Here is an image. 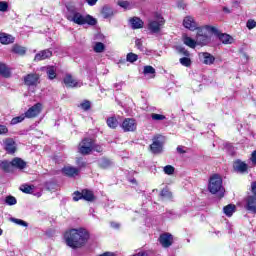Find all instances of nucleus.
Returning a JSON list of instances; mask_svg holds the SVG:
<instances>
[{
  "label": "nucleus",
  "mask_w": 256,
  "mask_h": 256,
  "mask_svg": "<svg viewBox=\"0 0 256 256\" xmlns=\"http://www.w3.org/2000/svg\"><path fill=\"white\" fill-rule=\"evenodd\" d=\"M90 238L91 234L85 228L70 229L64 234L65 243L71 249L85 247Z\"/></svg>",
  "instance_id": "f257e3e1"
},
{
  "label": "nucleus",
  "mask_w": 256,
  "mask_h": 256,
  "mask_svg": "<svg viewBox=\"0 0 256 256\" xmlns=\"http://www.w3.org/2000/svg\"><path fill=\"white\" fill-rule=\"evenodd\" d=\"M68 21L75 23L76 25H97V19L91 15L83 16L81 12L71 9L67 13Z\"/></svg>",
  "instance_id": "f03ea898"
},
{
  "label": "nucleus",
  "mask_w": 256,
  "mask_h": 256,
  "mask_svg": "<svg viewBox=\"0 0 256 256\" xmlns=\"http://www.w3.org/2000/svg\"><path fill=\"white\" fill-rule=\"evenodd\" d=\"M183 26L185 29L197 31V33H203V31H205V33H219V29L215 26L205 25L204 27H200L193 16H186L183 20Z\"/></svg>",
  "instance_id": "7ed1b4c3"
},
{
  "label": "nucleus",
  "mask_w": 256,
  "mask_h": 256,
  "mask_svg": "<svg viewBox=\"0 0 256 256\" xmlns=\"http://www.w3.org/2000/svg\"><path fill=\"white\" fill-rule=\"evenodd\" d=\"M208 189L212 195L223 193V179H221V176L214 174L210 177Z\"/></svg>",
  "instance_id": "20e7f679"
},
{
  "label": "nucleus",
  "mask_w": 256,
  "mask_h": 256,
  "mask_svg": "<svg viewBox=\"0 0 256 256\" xmlns=\"http://www.w3.org/2000/svg\"><path fill=\"white\" fill-rule=\"evenodd\" d=\"M43 103H36L32 105L26 112H25V117L26 119H35L36 117H39L40 113H43Z\"/></svg>",
  "instance_id": "39448f33"
},
{
  "label": "nucleus",
  "mask_w": 256,
  "mask_h": 256,
  "mask_svg": "<svg viewBox=\"0 0 256 256\" xmlns=\"http://www.w3.org/2000/svg\"><path fill=\"white\" fill-rule=\"evenodd\" d=\"M78 151L81 155H89L93 151V140L89 138L82 140L78 146Z\"/></svg>",
  "instance_id": "423d86ee"
},
{
  "label": "nucleus",
  "mask_w": 256,
  "mask_h": 256,
  "mask_svg": "<svg viewBox=\"0 0 256 256\" xmlns=\"http://www.w3.org/2000/svg\"><path fill=\"white\" fill-rule=\"evenodd\" d=\"M165 25V19L161 16H157L155 20L148 21V29L154 33L161 31V27Z\"/></svg>",
  "instance_id": "0eeeda50"
},
{
  "label": "nucleus",
  "mask_w": 256,
  "mask_h": 256,
  "mask_svg": "<svg viewBox=\"0 0 256 256\" xmlns=\"http://www.w3.org/2000/svg\"><path fill=\"white\" fill-rule=\"evenodd\" d=\"M150 151L155 155L163 153V140H161V136H156L153 138V142L150 145Z\"/></svg>",
  "instance_id": "6e6552de"
},
{
  "label": "nucleus",
  "mask_w": 256,
  "mask_h": 256,
  "mask_svg": "<svg viewBox=\"0 0 256 256\" xmlns=\"http://www.w3.org/2000/svg\"><path fill=\"white\" fill-rule=\"evenodd\" d=\"M125 133L133 132L137 129V122L133 118H126L121 124Z\"/></svg>",
  "instance_id": "1a4fd4ad"
},
{
  "label": "nucleus",
  "mask_w": 256,
  "mask_h": 256,
  "mask_svg": "<svg viewBox=\"0 0 256 256\" xmlns=\"http://www.w3.org/2000/svg\"><path fill=\"white\" fill-rule=\"evenodd\" d=\"M128 25H130L131 29H143L145 22L141 18L134 16L128 19Z\"/></svg>",
  "instance_id": "9d476101"
},
{
  "label": "nucleus",
  "mask_w": 256,
  "mask_h": 256,
  "mask_svg": "<svg viewBox=\"0 0 256 256\" xmlns=\"http://www.w3.org/2000/svg\"><path fill=\"white\" fill-rule=\"evenodd\" d=\"M159 241L162 247H165V248L171 247L173 245V235L169 233H164L160 235Z\"/></svg>",
  "instance_id": "9b49d317"
},
{
  "label": "nucleus",
  "mask_w": 256,
  "mask_h": 256,
  "mask_svg": "<svg viewBox=\"0 0 256 256\" xmlns=\"http://www.w3.org/2000/svg\"><path fill=\"white\" fill-rule=\"evenodd\" d=\"M64 84L66 87H82L83 86V82L74 79L73 76L71 75L65 76Z\"/></svg>",
  "instance_id": "f8f14e48"
},
{
  "label": "nucleus",
  "mask_w": 256,
  "mask_h": 256,
  "mask_svg": "<svg viewBox=\"0 0 256 256\" xmlns=\"http://www.w3.org/2000/svg\"><path fill=\"white\" fill-rule=\"evenodd\" d=\"M4 149L7 151V153H15L17 151V144L15 143V140L12 138H7L4 140Z\"/></svg>",
  "instance_id": "ddd939ff"
},
{
  "label": "nucleus",
  "mask_w": 256,
  "mask_h": 256,
  "mask_svg": "<svg viewBox=\"0 0 256 256\" xmlns=\"http://www.w3.org/2000/svg\"><path fill=\"white\" fill-rule=\"evenodd\" d=\"M216 37L220 39L224 45H231V43H235V38L228 33H217Z\"/></svg>",
  "instance_id": "4468645a"
},
{
  "label": "nucleus",
  "mask_w": 256,
  "mask_h": 256,
  "mask_svg": "<svg viewBox=\"0 0 256 256\" xmlns=\"http://www.w3.org/2000/svg\"><path fill=\"white\" fill-rule=\"evenodd\" d=\"M233 168L236 173H247L249 166L241 160H236L233 164Z\"/></svg>",
  "instance_id": "2eb2a0df"
},
{
  "label": "nucleus",
  "mask_w": 256,
  "mask_h": 256,
  "mask_svg": "<svg viewBox=\"0 0 256 256\" xmlns=\"http://www.w3.org/2000/svg\"><path fill=\"white\" fill-rule=\"evenodd\" d=\"M246 209H247V211H250V213L256 214V195L247 197Z\"/></svg>",
  "instance_id": "dca6fc26"
},
{
  "label": "nucleus",
  "mask_w": 256,
  "mask_h": 256,
  "mask_svg": "<svg viewBox=\"0 0 256 256\" xmlns=\"http://www.w3.org/2000/svg\"><path fill=\"white\" fill-rule=\"evenodd\" d=\"M53 56V52L49 49L42 50L37 53L34 57V61H45V59H49Z\"/></svg>",
  "instance_id": "f3484780"
},
{
  "label": "nucleus",
  "mask_w": 256,
  "mask_h": 256,
  "mask_svg": "<svg viewBox=\"0 0 256 256\" xmlns=\"http://www.w3.org/2000/svg\"><path fill=\"white\" fill-rule=\"evenodd\" d=\"M199 57L202 59L204 65H213L215 63V56L209 52H202L199 54Z\"/></svg>",
  "instance_id": "a211bd4d"
},
{
  "label": "nucleus",
  "mask_w": 256,
  "mask_h": 256,
  "mask_svg": "<svg viewBox=\"0 0 256 256\" xmlns=\"http://www.w3.org/2000/svg\"><path fill=\"white\" fill-rule=\"evenodd\" d=\"M38 82H39V75H37V74H28L24 78V83H25V85H28V87L37 85Z\"/></svg>",
  "instance_id": "6ab92c4d"
},
{
  "label": "nucleus",
  "mask_w": 256,
  "mask_h": 256,
  "mask_svg": "<svg viewBox=\"0 0 256 256\" xmlns=\"http://www.w3.org/2000/svg\"><path fill=\"white\" fill-rule=\"evenodd\" d=\"M62 172L64 173V175H66L67 177H77V175H79V169L72 167V166H65L62 169Z\"/></svg>",
  "instance_id": "aec40b11"
},
{
  "label": "nucleus",
  "mask_w": 256,
  "mask_h": 256,
  "mask_svg": "<svg viewBox=\"0 0 256 256\" xmlns=\"http://www.w3.org/2000/svg\"><path fill=\"white\" fill-rule=\"evenodd\" d=\"M0 43L2 45H9L11 43H15V37H13L11 34L0 33Z\"/></svg>",
  "instance_id": "412c9836"
},
{
  "label": "nucleus",
  "mask_w": 256,
  "mask_h": 256,
  "mask_svg": "<svg viewBox=\"0 0 256 256\" xmlns=\"http://www.w3.org/2000/svg\"><path fill=\"white\" fill-rule=\"evenodd\" d=\"M14 167L15 169H20V170L25 169V167H27V162L21 158H14L12 160V168L14 169Z\"/></svg>",
  "instance_id": "4be33fe9"
},
{
  "label": "nucleus",
  "mask_w": 256,
  "mask_h": 256,
  "mask_svg": "<svg viewBox=\"0 0 256 256\" xmlns=\"http://www.w3.org/2000/svg\"><path fill=\"white\" fill-rule=\"evenodd\" d=\"M182 41L184 43V45H186L187 47H190V49H195V47H197V40L184 35L182 38Z\"/></svg>",
  "instance_id": "5701e85b"
},
{
  "label": "nucleus",
  "mask_w": 256,
  "mask_h": 256,
  "mask_svg": "<svg viewBox=\"0 0 256 256\" xmlns=\"http://www.w3.org/2000/svg\"><path fill=\"white\" fill-rule=\"evenodd\" d=\"M101 15L104 19H111V17L115 15V12H113V8L109 6H103Z\"/></svg>",
  "instance_id": "b1692460"
},
{
  "label": "nucleus",
  "mask_w": 256,
  "mask_h": 256,
  "mask_svg": "<svg viewBox=\"0 0 256 256\" xmlns=\"http://www.w3.org/2000/svg\"><path fill=\"white\" fill-rule=\"evenodd\" d=\"M0 75L9 79L11 77V68L7 67V64L0 62Z\"/></svg>",
  "instance_id": "393cba45"
},
{
  "label": "nucleus",
  "mask_w": 256,
  "mask_h": 256,
  "mask_svg": "<svg viewBox=\"0 0 256 256\" xmlns=\"http://www.w3.org/2000/svg\"><path fill=\"white\" fill-rule=\"evenodd\" d=\"M44 70L46 71L50 80H53L55 77H57V69H55L54 66H46L44 67Z\"/></svg>",
  "instance_id": "a878e982"
},
{
  "label": "nucleus",
  "mask_w": 256,
  "mask_h": 256,
  "mask_svg": "<svg viewBox=\"0 0 256 256\" xmlns=\"http://www.w3.org/2000/svg\"><path fill=\"white\" fill-rule=\"evenodd\" d=\"M197 45H207L209 43V36L207 34H199L196 38Z\"/></svg>",
  "instance_id": "bb28decb"
},
{
  "label": "nucleus",
  "mask_w": 256,
  "mask_h": 256,
  "mask_svg": "<svg viewBox=\"0 0 256 256\" xmlns=\"http://www.w3.org/2000/svg\"><path fill=\"white\" fill-rule=\"evenodd\" d=\"M0 167L3 171H6V173H11V171H13V162L3 161L1 162Z\"/></svg>",
  "instance_id": "cd10ccee"
},
{
  "label": "nucleus",
  "mask_w": 256,
  "mask_h": 256,
  "mask_svg": "<svg viewBox=\"0 0 256 256\" xmlns=\"http://www.w3.org/2000/svg\"><path fill=\"white\" fill-rule=\"evenodd\" d=\"M106 123L110 129H117L119 127V121L115 117H109Z\"/></svg>",
  "instance_id": "c85d7f7f"
},
{
  "label": "nucleus",
  "mask_w": 256,
  "mask_h": 256,
  "mask_svg": "<svg viewBox=\"0 0 256 256\" xmlns=\"http://www.w3.org/2000/svg\"><path fill=\"white\" fill-rule=\"evenodd\" d=\"M12 53H16V55H25V53H27V49H25L23 46L15 44L12 47Z\"/></svg>",
  "instance_id": "c756f323"
},
{
  "label": "nucleus",
  "mask_w": 256,
  "mask_h": 256,
  "mask_svg": "<svg viewBox=\"0 0 256 256\" xmlns=\"http://www.w3.org/2000/svg\"><path fill=\"white\" fill-rule=\"evenodd\" d=\"M82 199H84L85 201H94L95 195H93L92 191L83 190L82 191Z\"/></svg>",
  "instance_id": "7c9ffc66"
},
{
  "label": "nucleus",
  "mask_w": 256,
  "mask_h": 256,
  "mask_svg": "<svg viewBox=\"0 0 256 256\" xmlns=\"http://www.w3.org/2000/svg\"><path fill=\"white\" fill-rule=\"evenodd\" d=\"M235 209H236L235 205L229 204L224 207L223 211L227 217H232L233 213L235 212Z\"/></svg>",
  "instance_id": "2f4dec72"
},
{
  "label": "nucleus",
  "mask_w": 256,
  "mask_h": 256,
  "mask_svg": "<svg viewBox=\"0 0 256 256\" xmlns=\"http://www.w3.org/2000/svg\"><path fill=\"white\" fill-rule=\"evenodd\" d=\"M93 51L95 53H103V51H105V44L101 42H96L93 46Z\"/></svg>",
  "instance_id": "473e14b6"
},
{
  "label": "nucleus",
  "mask_w": 256,
  "mask_h": 256,
  "mask_svg": "<svg viewBox=\"0 0 256 256\" xmlns=\"http://www.w3.org/2000/svg\"><path fill=\"white\" fill-rule=\"evenodd\" d=\"M25 113L21 114L20 116L14 117L12 118L10 125H17L18 123H23V121H25Z\"/></svg>",
  "instance_id": "72a5a7b5"
},
{
  "label": "nucleus",
  "mask_w": 256,
  "mask_h": 256,
  "mask_svg": "<svg viewBox=\"0 0 256 256\" xmlns=\"http://www.w3.org/2000/svg\"><path fill=\"white\" fill-rule=\"evenodd\" d=\"M10 221L12 223H15V225H20V227H29V224L27 222L19 218H11Z\"/></svg>",
  "instance_id": "f704fd0d"
},
{
  "label": "nucleus",
  "mask_w": 256,
  "mask_h": 256,
  "mask_svg": "<svg viewBox=\"0 0 256 256\" xmlns=\"http://www.w3.org/2000/svg\"><path fill=\"white\" fill-rule=\"evenodd\" d=\"M4 202L6 203V205H9V206L17 205V198L11 195L6 196Z\"/></svg>",
  "instance_id": "c9c22d12"
},
{
  "label": "nucleus",
  "mask_w": 256,
  "mask_h": 256,
  "mask_svg": "<svg viewBox=\"0 0 256 256\" xmlns=\"http://www.w3.org/2000/svg\"><path fill=\"white\" fill-rule=\"evenodd\" d=\"M137 59H139V56L133 52L128 53L126 56V60L128 61V63H135Z\"/></svg>",
  "instance_id": "e433bc0d"
},
{
  "label": "nucleus",
  "mask_w": 256,
  "mask_h": 256,
  "mask_svg": "<svg viewBox=\"0 0 256 256\" xmlns=\"http://www.w3.org/2000/svg\"><path fill=\"white\" fill-rule=\"evenodd\" d=\"M99 165L100 167H102L103 169H107V167H111L112 162L111 160L107 159V158H103L99 161Z\"/></svg>",
  "instance_id": "4c0bfd02"
},
{
  "label": "nucleus",
  "mask_w": 256,
  "mask_h": 256,
  "mask_svg": "<svg viewBox=\"0 0 256 256\" xmlns=\"http://www.w3.org/2000/svg\"><path fill=\"white\" fill-rule=\"evenodd\" d=\"M160 196L163 200L171 199L173 197V193H171V191H169L168 189H163L160 193Z\"/></svg>",
  "instance_id": "58836bf2"
},
{
  "label": "nucleus",
  "mask_w": 256,
  "mask_h": 256,
  "mask_svg": "<svg viewBox=\"0 0 256 256\" xmlns=\"http://www.w3.org/2000/svg\"><path fill=\"white\" fill-rule=\"evenodd\" d=\"M143 74L153 75L152 77H155V68L153 66H144Z\"/></svg>",
  "instance_id": "ea45409f"
},
{
  "label": "nucleus",
  "mask_w": 256,
  "mask_h": 256,
  "mask_svg": "<svg viewBox=\"0 0 256 256\" xmlns=\"http://www.w3.org/2000/svg\"><path fill=\"white\" fill-rule=\"evenodd\" d=\"M33 189H35V186H31L27 184L20 186V190H22L23 193H33Z\"/></svg>",
  "instance_id": "a19ab883"
},
{
  "label": "nucleus",
  "mask_w": 256,
  "mask_h": 256,
  "mask_svg": "<svg viewBox=\"0 0 256 256\" xmlns=\"http://www.w3.org/2000/svg\"><path fill=\"white\" fill-rule=\"evenodd\" d=\"M151 118L153 121H165L166 117L163 114L152 113Z\"/></svg>",
  "instance_id": "79ce46f5"
},
{
  "label": "nucleus",
  "mask_w": 256,
  "mask_h": 256,
  "mask_svg": "<svg viewBox=\"0 0 256 256\" xmlns=\"http://www.w3.org/2000/svg\"><path fill=\"white\" fill-rule=\"evenodd\" d=\"M163 171L165 175H173V173H175V167L172 165H167L163 168Z\"/></svg>",
  "instance_id": "37998d69"
},
{
  "label": "nucleus",
  "mask_w": 256,
  "mask_h": 256,
  "mask_svg": "<svg viewBox=\"0 0 256 256\" xmlns=\"http://www.w3.org/2000/svg\"><path fill=\"white\" fill-rule=\"evenodd\" d=\"M180 63L183 67H191V59L189 57L180 58Z\"/></svg>",
  "instance_id": "c03bdc74"
},
{
  "label": "nucleus",
  "mask_w": 256,
  "mask_h": 256,
  "mask_svg": "<svg viewBox=\"0 0 256 256\" xmlns=\"http://www.w3.org/2000/svg\"><path fill=\"white\" fill-rule=\"evenodd\" d=\"M81 109H83L84 111H89V109H91V102L85 100L84 102H82L80 104Z\"/></svg>",
  "instance_id": "a18cd8bd"
},
{
  "label": "nucleus",
  "mask_w": 256,
  "mask_h": 256,
  "mask_svg": "<svg viewBox=\"0 0 256 256\" xmlns=\"http://www.w3.org/2000/svg\"><path fill=\"white\" fill-rule=\"evenodd\" d=\"M117 5H119V7H122V9H129V7H130L129 2L125 1V0H119L117 2Z\"/></svg>",
  "instance_id": "49530a36"
},
{
  "label": "nucleus",
  "mask_w": 256,
  "mask_h": 256,
  "mask_svg": "<svg viewBox=\"0 0 256 256\" xmlns=\"http://www.w3.org/2000/svg\"><path fill=\"white\" fill-rule=\"evenodd\" d=\"M176 50L178 51V53H180L181 55H184L185 57H189V51H187L185 48H183L182 46H178L176 48Z\"/></svg>",
  "instance_id": "de8ad7c7"
},
{
  "label": "nucleus",
  "mask_w": 256,
  "mask_h": 256,
  "mask_svg": "<svg viewBox=\"0 0 256 256\" xmlns=\"http://www.w3.org/2000/svg\"><path fill=\"white\" fill-rule=\"evenodd\" d=\"M81 199H83V192H79V191L74 192L73 201H79Z\"/></svg>",
  "instance_id": "09e8293b"
},
{
  "label": "nucleus",
  "mask_w": 256,
  "mask_h": 256,
  "mask_svg": "<svg viewBox=\"0 0 256 256\" xmlns=\"http://www.w3.org/2000/svg\"><path fill=\"white\" fill-rule=\"evenodd\" d=\"M7 9H9V4L5 1L0 2V11H2V13H5Z\"/></svg>",
  "instance_id": "8fccbe9b"
},
{
  "label": "nucleus",
  "mask_w": 256,
  "mask_h": 256,
  "mask_svg": "<svg viewBox=\"0 0 256 256\" xmlns=\"http://www.w3.org/2000/svg\"><path fill=\"white\" fill-rule=\"evenodd\" d=\"M246 26L248 29H255L256 27V21L253 19H250L247 21Z\"/></svg>",
  "instance_id": "3c124183"
},
{
  "label": "nucleus",
  "mask_w": 256,
  "mask_h": 256,
  "mask_svg": "<svg viewBox=\"0 0 256 256\" xmlns=\"http://www.w3.org/2000/svg\"><path fill=\"white\" fill-rule=\"evenodd\" d=\"M135 45H136L137 49H139V51H145L143 49V42L141 41V39H136Z\"/></svg>",
  "instance_id": "603ef678"
},
{
  "label": "nucleus",
  "mask_w": 256,
  "mask_h": 256,
  "mask_svg": "<svg viewBox=\"0 0 256 256\" xmlns=\"http://www.w3.org/2000/svg\"><path fill=\"white\" fill-rule=\"evenodd\" d=\"M9 133V129L5 125H0V135H7Z\"/></svg>",
  "instance_id": "864d4df0"
},
{
  "label": "nucleus",
  "mask_w": 256,
  "mask_h": 256,
  "mask_svg": "<svg viewBox=\"0 0 256 256\" xmlns=\"http://www.w3.org/2000/svg\"><path fill=\"white\" fill-rule=\"evenodd\" d=\"M93 151H96L97 153H101V151H103V148L99 145H95V142H93Z\"/></svg>",
  "instance_id": "5fc2aeb1"
},
{
  "label": "nucleus",
  "mask_w": 256,
  "mask_h": 256,
  "mask_svg": "<svg viewBox=\"0 0 256 256\" xmlns=\"http://www.w3.org/2000/svg\"><path fill=\"white\" fill-rule=\"evenodd\" d=\"M99 0H86V3H88V5H90V7H93L94 5H97V2Z\"/></svg>",
  "instance_id": "6e6d98bb"
},
{
  "label": "nucleus",
  "mask_w": 256,
  "mask_h": 256,
  "mask_svg": "<svg viewBox=\"0 0 256 256\" xmlns=\"http://www.w3.org/2000/svg\"><path fill=\"white\" fill-rule=\"evenodd\" d=\"M177 153L183 154V153H187V151H185L184 146H178L177 147Z\"/></svg>",
  "instance_id": "4d7b16f0"
},
{
  "label": "nucleus",
  "mask_w": 256,
  "mask_h": 256,
  "mask_svg": "<svg viewBox=\"0 0 256 256\" xmlns=\"http://www.w3.org/2000/svg\"><path fill=\"white\" fill-rule=\"evenodd\" d=\"M251 161H252L253 165H256V150L252 153Z\"/></svg>",
  "instance_id": "13d9d810"
},
{
  "label": "nucleus",
  "mask_w": 256,
  "mask_h": 256,
  "mask_svg": "<svg viewBox=\"0 0 256 256\" xmlns=\"http://www.w3.org/2000/svg\"><path fill=\"white\" fill-rule=\"evenodd\" d=\"M185 7H187V5L185 4V2H183V1L178 2V8H179V9H185Z\"/></svg>",
  "instance_id": "bf43d9fd"
},
{
  "label": "nucleus",
  "mask_w": 256,
  "mask_h": 256,
  "mask_svg": "<svg viewBox=\"0 0 256 256\" xmlns=\"http://www.w3.org/2000/svg\"><path fill=\"white\" fill-rule=\"evenodd\" d=\"M251 188H252V192L254 193V195H256V182L252 183Z\"/></svg>",
  "instance_id": "052dcab7"
},
{
  "label": "nucleus",
  "mask_w": 256,
  "mask_h": 256,
  "mask_svg": "<svg viewBox=\"0 0 256 256\" xmlns=\"http://www.w3.org/2000/svg\"><path fill=\"white\" fill-rule=\"evenodd\" d=\"M134 256H149V255L147 254V252H139V253L135 254Z\"/></svg>",
  "instance_id": "680f3d73"
},
{
  "label": "nucleus",
  "mask_w": 256,
  "mask_h": 256,
  "mask_svg": "<svg viewBox=\"0 0 256 256\" xmlns=\"http://www.w3.org/2000/svg\"><path fill=\"white\" fill-rule=\"evenodd\" d=\"M111 227H113L114 229H119V224L111 223Z\"/></svg>",
  "instance_id": "e2e57ef3"
},
{
  "label": "nucleus",
  "mask_w": 256,
  "mask_h": 256,
  "mask_svg": "<svg viewBox=\"0 0 256 256\" xmlns=\"http://www.w3.org/2000/svg\"><path fill=\"white\" fill-rule=\"evenodd\" d=\"M223 12L224 13H231V10L229 8H227V7H224L223 8Z\"/></svg>",
  "instance_id": "0e129e2a"
},
{
  "label": "nucleus",
  "mask_w": 256,
  "mask_h": 256,
  "mask_svg": "<svg viewBox=\"0 0 256 256\" xmlns=\"http://www.w3.org/2000/svg\"><path fill=\"white\" fill-rule=\"evenodd\" d=\"M3 235V229L0 228V237Z\"/></svg>",
  "instance_id": "69168bd1"
}]
</instances>
